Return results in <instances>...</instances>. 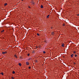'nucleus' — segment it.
Here are the masks:
<instances>
[{"label": "nucleus", "mask_w": 79, "mask_h": 79, "mask_svg": "<svg viewBox=\"0 0 79 79\" xmlns=\"http://www.w3.org/2000/svg\"><path fill=\"white\" fill-rule=\"evenodd\" d=\"M26 64L27 65V66H29V63L28 62H26Z\"/></svg>", "instance_id": "obj_1"}, {"label": "nucleus", "mask_w": 79, "mask_h": 79, "mask_svg": "<svg viewBox=\"0 0 79 79\" xmlns=\"http://www.w3.org/2000/svg\"><path fill=\"white\" fill-rule=\"evenodd\" d=\"M5 53H6V52H2V54H3V55H4V54H5Z\"/></svg>", "instance_id": "obj_2"}, {"label": "nucleus", "mask_w": 79, "mask_h": 79, "mask_svg": "<svg viewBox=\"0 0 79 79\" xmlns=\"http://www.w3.org/2000/svg\"><path fill=\"white\" fill-rule=\"evenodd\" d=\"M31 3H32L33 5H34L35 3H34V2H33V1H32L31 2Z\"/></svg>", "instance_id": "obj_3"}, {"label": "nucleus", "mask_w": 79, "mask_h": 79, "mask_svg": "<svg viewBox=\"0 0 79 79\" xmlns=\"http://www.w3.org/2000/svg\"><path fill=\"white\" fill-rule=\"evenodd\" d=\"M19 59H20V60H23V57H19Z\"/></svg>", "instance_id": "obj_4"}, {"label": "nucleus", "mask_w": 79, "mask_h": 79, "mask_svg": "<svg viewBox=\"0 0 79 79\" xmlns=\"http://www.w3.org/2000/svg\"><path fill=\"white\" fill-rule=\"evenodd\" d=\"M51 33H52V35H54V34H55L54 32H52Z\"/></svg>", "instance_id": "obj_5"}, {"label": "nucleus", "mask_w": 79, "mask_h": 79, "mask_svg": "<svg viewBox=\"0 0 79 79\" xmlns=\"http://www.w3.org/2000/svg\"><path fill=\"white\" fill-rule=\"evenodd\" d=\"M19 66H21V63H19Z\"/></svg>", "instance_id": "obj_6"}, {"label": "nucleus", "mask_w": 79, "mask_h": 79, "mask_svg": "<svg viewBox=\"0 0 79 79\" xmlns=\"http://www.w3.org/2000/svg\"><path fill=\"white\" fill-rule=\"evenodd\" d=\"M41 8H44V6H43L42 5H41Z\"/></svg>", "instance_id": "obj_7"}, {"label": "nucleus", "mask_w": 79, "mask_h": 79, "mask_svg": "<svg viewBox=\"0 0 79 79\" xmlns=\"http://www.w3.org/2000/svg\"><path fill=\"white\" fill-rule=\"evenodd\" d=\"M73 55H74V54H72V55H71V57H72V58H73Z\"/></svg>", "instance_id": "obj_8"}, {"label": "nucleus", "mask_w": 79, "mask_h": 79, "mask_svg": "<svg viewBox=\"0 0 79 79\" xmlns=\"http://www.w3.org/2000/svg\"><path fill=\"white\" fill-rule=\"evenodd\" d=\"M0 74H2V75L3 76L4 74L3 73H0Z\"/></svg>", "instance_id": "obj_9"}, {"label": "nucleus", "mask_w": 79, "mask_h": 79, "mask_svg": "<svg viewBox=\"0 0 79 79\" xmlns=\"http://www.w3.org/2000/svg\"><path fill=\"white\" fill-rule=\"evenodd\" d=\"M49 16H50V15H48L47 16V18H49Z\"/></svg>", "instance_id": "obj_10"}, {"label": "nucleus", "mask_w": 79, "mask_h": 79, "mask_svg": "<svg viewBox=\"0 0 79 79\" xmlns=\"http://www.w3.org/2000/svg\"><path fill=\"white\" fill-rule=\"evenodd\" d=\"M12 73H13V74H15V71H13Z\"/></svg>", "instance_id": "obj_11"}, {"label": "nucleus", "mask_w": 79, "mask_h": 79, "mask_svg": "<svg viewBox=\"0 0 79 79\" xmlns=\"http://www.w3.org/2000/svg\"><path fill=\"white\" fill-rule=\"evenodd\" d=\"M5 6H6V5H7V3H6L4 4Z\"/></svg>", "instance_id": "obj_12"}, {"label": "nucleus", "mask_w": 79, "mask_h": 79, "mask_svg": "<svg viewBox=\"0 0 79 79\" xmlns=\"http://www.w3.org/2000/svg\"><path fill=\"white\" fill-rule=\"evenodd\" d=\"M46 53V52L45 51H43V53L45 54Z\"/></svg>", "instance_id": "obj_13"}, {"label": "nucleus", "mask_w": 79, "mask_h": 79, "mask_svg": "<svg viewBox=\"0 0 79 79\" xmlns=\"http://www.w3.org/2000/svg\"><path fill=\"white\" fill-rule=\"evenodd\" d=\"M37 35H38L39 36V35H40V34H39L38 33L37 34Z\"/></svg>", "instance_id": "obj_14"}, {"label": "nucleus", "mask_w": 79, "mask_h": 79, "mask_svg": "<svg viewBox=\"0 0 79 79\" xmlns=\"http://www.w3.org/2000/svg\"><path fill=\"white\" fill-rule=\"evenodd\" d=\"M62 47H64V44H62Z\"/></svg>", "instance_id": "obj_15"}, {"label": "nucleus", "mask_w": 79, "mask_h": 79, "mask_svg": "<svg viewBox=\"0 0 79 79\" xmlns=\"http://www.w3.org/2000/svg\"><path fill=\"white\" fill-rule=\"evenodd\" d=\"M29 55H30L29 54H27V56H29Z\"/></svg>", "instance_id": "obj_16"}, {"label": "nucleus", "mask_w": 79, "mask_h": 79, "mask_svg": "<svg viewBox=\"0 0 79 79\" xmlns=\"http://www.w3.org/2000/svg\"><path fill=\"white\" fill-rule=\"evenodd\" d=\"M11 79H14V77H11Z\"/></svg>", "instance_id": "obj_17"}, {"label": "nucleus", "mask_w": 79, "mask_h": 79, "mask_svg": "<svg viewBox=\"0 0 79 79\" xmlns=\"http://www.w3.org/2000/svg\"><path fill=\"white\" fill-rule=\"evenodd\" d=\"M75 57H76V56H77V55H76L75 54Z\"/></svg>", "instance_id": "obj_18"}, {"label": "nucleus", "mask_w": 79, "mask_h": 79, "mask_svg": "<svg viewBox=\"0 0 79 79\" xmlns=\"http://www.w3.org/2000/svg\"><path fill=\"white\" fill-rule=\"evenodd\" d=\"M4 32V30H3L2 31V32Z\"/></svg>", "instance_id": "obj_19"}, {"label": "nucleus", "mask_w": 79, "mask_h": 79, "mask_svg": "<svg viewBox=\"0 0 79 79\" xmlns=\"http://www.w3.org/2000/svg\"><path fill=\"white\" fill-rule=\"evenodd\" d=\"M73 53H76V52L75 51H74L73 52Z\"/></svg>", "instance_id": "obj_20"}, {"label": "nucleus", "mask_w": 79, "mask_h": 79, "mask_svg": "<svg viewBox=\"0 0 79 79\" xmlns=\"http://www.w3.org/2000/svg\"><path fill=\"white\" fill-rule=\"evenodd\" d=\"M28 8H31V7H30V6H28Z\"/></svg>", "instance_id": "obj_21"}, {"label": "nucleus", "mask_w": 79, "mask_h": 79, "mask_svg": "<svg viewBox=\"0 0 79 79\" xmlns=\"http://www.w3.org/2000/svg\"><path fill=\"white\" fill-rule=\"evenodd\" d=\"M28 68L29 69H31V67H29Z\"/></svg>", "instance_id": "obj_22"}, {"label": "nucleus", "mask_w": 79, "mask_h": 79, "mask_svg": "<svg viewBox=\"0 0 79 79\" xmlns=\"http://www.w3.org/2000/svg\"><path fill=\"white\" fill-rule=\"evenodd\" d=\"M31 60V59L29 58L28 59V60Z\"/></svg>", "instance_id": "obj_23"}, {"label": "nucleus", "mask_w": 79, "mask_h": 79, "mask_svg": "<svg viewBox=\"0 0 79 79\" xmlns=\"http://www.w3.org/2000/svg\"><path fill=\"white\" fill-rule=\"evenodd\" d=\"M35 61L36 62H37V60H36Z\"/></svg>", "instance_id": "obj_24"}, {"label": "nucleus", "mask_w": 79, "mask_h": 79, "mask_svg": "<svg viewBox=\"0 0 79 79\" xmlns=\"http://www.w3.org/2000/svg\"><path fill=\"white\" fill-rule=\"evenodd\" d=\"M14 56H16V55H14Z\"/></svg>", "instance_id": "obj_25"}, {"label": "nucleus", "mask_w": 79, "mask_h": 79, "mask_svg": "<svg viewBox=\"0 0 79 79\" xmlns=\"http://www.w3.org/2000/svg\"><path fill=\"white\" fill-rule=\"evenodd\" d=\"M77 16H79V14H77Z\"/></svg>", "instance_id": "obj_26"}, {"label": "nucleus", "mask_w": 79, "mask_h": 79, "mask_svg": "<svg viewBox=\"0 0 79 79\" xmlns=\"http://www.w3.org/2000/svg\"><path fill=\"white\" fill-rule=\"evenodd\" d=\"M74 64H76V63L74 62Z\"/></svg>", "instance_id": "obj_27"}, {"label": "nucleus", "mask_w": 79, "mask_h": 79, "mask_svg": "<svg viewBox=\"0 0 79 79\" xmlns=\"http://www.w3.org/2000/svg\"><path fill=\"white\" fill-rule=\"evenodd\" d=\"M15 57H16V58H17V56H16Z\"/></svg>", "instance_id": "obj_28"}, {"label": "nucleus", "mask_w": 79, "mask_h": 79, "mask_svg": "<svg viewBox=\"0 0 79 79\" xmlns=\"http://www.w3.org/2000/svg\"><path fill=\"white\" fill-rule=\"evenodd\" d=\"M34 53V52H33V53Z\"/></svg>", "instance_id": "obj_29"}, {"label": "nucleus", "mask_w": 79, "mask_h": 79, "mask_svg": "<svg viewBox=\"0 0 79 79\" xmlns=\"http://www.w3.org/2000/svg\"><path fill=\"white\" fill-rule=\"evenodd\" d=\"M51 29H52V27H51Z\"/></svg>", "instance_id": "obj_30"}, {"label": "nucleus", "mask_w": 79, "mask_h": 79, "mask_svg": "<svg viewBox=\"0 0 79 79\" xmlns=\"http://www.w3.org/2000/svg\"><path fill=\"white\" fill-rule=\"evenodd\" d=\"M22 1H23V0H22Z\"/></svg>", "instance_id": "obj_31"}, {"label": "nucleus", "mask_w": 79, "mask_h": 79, "mask_svg": "<svg viewBox=\"0 0 79 79\" xmlns=\"http://www.w3.org/2000/svg\"><path fill=\"white\" fill-rule=\"evenodd\" d=\"M63 26H64V25H63Z\"/></svg>", "instance_id": "obj_32"}, {"label": "nucleus", "mask_w": 79, "mask_h": 79, "mask_svg": "<svg viewBox=\"0 0 79 79\" xmlns=\"http://www.w3.org/2000/svg\"><path fill=\"white\" fill-rule=\"evenodd\" d=\"M38 47H36V48H37Z\"/></svg>", "instance_id": "obj_33"}]
</instances>
